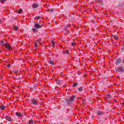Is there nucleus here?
Here are the masks:
<instances>
[{"label": "nucleus", "mask_w": 124, "mask_h": 124, "mask_svg": "<svg viewBox=\"0 0 124 124\" xmlns=\"http://www.w3.org/2000/svg\"><path fill=\"white\" fill-rule=\"evenodd\" d=\"M76 97L75 95H72L70 99H65L64 101V103H66L68 106H70L72 104V102L74 101Z\"/></svg>", "instance_id": "f257e3e1"}, {"label": "nucleus", "mask_w": 124, "mask_h": 124, "mask_svg": "<svg viewBox=\"0 0 124 124\" xmlns=\"http://www.w3.org/2000/svg\"><path fill=\"white\" fill-rule=\"evenodd\" d=\"M43 25H40L39 23H35L34 25V28H32V31L33 32H37V31H38V29L43 28Z\"/></svg>", "instance_id": "f03ea898"}, {"label": "nucleus", "mask_w": 124, "mask_h": 124, "mask_svg": "<svg viewBox=\"0 0 124 124\" xmlns=\"http://www.w3.org/2000/svg\"><path fill=\"white\" fill-rule=\"evenodd\" d=\"M116 70L117 72L123 73L124 72V67L121 66L118 67Z\"/></svg>", "instance_id": "7ed1b4c3"}, {"label": "nucleus", "mask_w": 124, "mask_h": 124, "mask_svg": "<svg viewBox=\"0 0 124 124\" xmlns=\"http://www.w3.org/2000/svg\"><path fill=\"white\" fill-rule=\"evenodd\" d=\"M5 47L6 48V49H8L10 51H12V49H11V46H10V45L9 44H5Z\"/></svg>", "instance_id": "20e7f679"}, {"label": "nucleus", "mask_w": 124, "mask_h": 124, "mask_svg": "<svg viewBox=\"0 0 124 124\" xmlns=\"http://www.w3.org/2000/svg\"><path fill=\"white\" fill-rule=\"evenodd\" d=\"M121 62H122V59L119 58L118 59H116V60L115 61L116 64L119 65V64L121 63Z\"/></svg>", "instance_id": "39448f33"}, {"label": "nucleus", "mask_w": 124, "mask_h": 124, "mask_svg": "<svg viewBox=\"0 0 124 124\" xmlns=\"http://www.w3.org/2000/svg\"><path fill=\"white\" fill-rule=\"evenodd\" d=\"M32 7L33 9L37 8V7H38V4H37L36 3H34L32 5Z\"/></svg>", "instance_id": "423d86ee"}, {"label": "nucleus", "mask_w": 124, "mask_h": 124, "mask_svg": "<svg viewBox=\"0 0 124 124\" xmlns=\"http://www.w3.org/2000/svg\"><path fill=\"white\" fill-rule=\"evenodd\" d=\"M5 119L9 122H12V119L8 116H5Z\"/></svg>", "instance_id": "0eeeda50"}, {"label": "nucleus", "mask_w": 124, "mask_h": 124, "mask_svg": "<svg viewBox=\"0 0 124 124\" xmlns=\"http://www.w3.org/2000/svg\"><path fill=\"white\" fill-rule=\"evenodd\" d=\"M16 116L17 117H23L22 114H21L20 112H16Z\"/></svg>", "instance_id": "6e6552de"}, {"label": "nucleus", "mask_w": 124, "mask_h": 124, "mask_svg": "<svg viewBox=\"0 0 124 124\" xmlns=\"http://www.w3.org/2000/svg\"><path fill=\"white\" fill-rule=\"evenodd\" d=\"M32 103L33 104V105H37V103H38V102L36 101V100L33 99L32 100Z\"/></svg>", "instance_id": "1a4fd4ad"}, {"label": "nucleus", "mask_w": 124, "mask_h": 124, "mask_svg": "<svg viewBox=\"0 0 124 124\" xmlns=\"http://www.w3.org/2000/svg\"><path fill=\"white\" fill-rule=\"evenodd\" d=\"M47 12H53L54 11V9H46Z\"/></svg>", "instance_id": "9d476101"}, {"label": "nucleus", "mask_w": 124, "mask_h": 124, "mask_svg": "<svg viewBox=\"0 0 124 124\" xmlns=\"http://www.w3.org/2000/svg\"><path fill=\"white\" fill-rule=\"evenodd\" d=\"M77 86H78V83H77V82L73 83L72 85L73 88H75V87H77Z\"/></svg>", "instance_id": "9b49d317"}, {"label": "nucleus", "mask_w": 124, "mask_h": 124, "mask_svg": "<svg viewBox=\"0 0 124 124\" xmlns=\"http://www.w3.org/2000/svg\"><path fill=\"white\" fill-rule=\"evenodd\" d=\"M102 114H103V112H102L101 111H99L97 112L98 116H101V115H102Z\"/></svg>", "instance_id": "f8f14e48"}, {"label": "nucleus", "mask_w": 124, "mask_h": 124, "mask_svg": "<svg viewBox=\"0 0 124 124\" xmlns=\"http://www.w3.org/2000/svg\"><path fill=\"white\" fill-rule=\"evenodd\" d=\"M0 108L1 109V110H4L5 109V107H4V105H2V106H0Z\"/></svg>", "instance_id": "ddd939ff"}, {"label": "nucleus", "mask_w": 124, "mask_h": 124, "mask_svg": "<svg viewBox=\"0 0 124 124\" xmlns=\"http://www.w3.org/2000/svg\"><path fill=\"white\" fill-rule=\"evenodd\" d=\"M48 62L49 63V64H55V63H54V61L53 60L48 61Z\"/></svg>", "instance_id": "4468645a"}, {"label": "nucleus", "mask_w": 124, "mask_h": 124, "mask_svg": "<svg viewBox=\"0 0 124 124\" xmlns=\"http://www.w3.org/2000/svg\"><path fill=\"white\" fill-rule=\"evenodd\" d=\"M83 90V87H80L78 89V91H79V92H82Z\"/></svg>", "instance_id": "2eb2a0df"}, {"label": "nucleus", "mask_w": 124, "mask_h": 124, "mask_svg": "<svg viewBox=\"0 0 124 124\" xmlns=\"http://www.w3.org/2000/svg\"><path fill=\"white\" fill-rule=\"evenodd\" d=\"M29 124H33V120H30L29 121Z\"/></svg>", "instance_id": "dca6fc26"}, {"label": "nucleus", "mask_w": 124, "mask_h": 124, "mask_svg": "<svg viewBox=\"0 0 124 124\" xmlns=\"http://www.w3.org/2000/svg\"><path fill=\"white\" fill-rule=\"evenodd\" d=\"M23 11V10L22 9H19L18 10V13H21Z\"/></svg>", "instance_id": "f3484780"}, {"label": "nucleus", "mask_w": 124, "mask_h": 124, "mask_svg": "<svg viewBox=\"0 0 124 124\" xmlns=\"http://www.w3.org/2000/svg\"><path fill=\"white\" fill-rule=\"evenodd\" d=\"M65 54H66L67 55H68L69 54V50H67L65 51Z\"/></svg>", "instance_id": "a211bd4d"}, {"label": "nucleus", "mask_w": 124, "mask_h": 124, "mask_svg": "<svg viewBox=\"0 0 124 124\" xmlns=\"http://www.w3.org/2000/svg\"><path fill=\"white\" fill-rule=\"evenodd\" d=\"M114 38L115 40H117V39L119 38V37H118V36H114Z\"/></svg>", "instance_id": "6ab92c4d"}, {"label": "nucleus", "mask_w": 124, "mask_h": 124, "mask_svg": "<svg viewBox=\"0 0 124 124\" xmlns=\"http://www.w3.org/2000/svg\"><path fill=\"white\" fill-rule=\"evenodd\" d=\"M51 44H52L53 46L55 45L56 44V42H54V41H51Z\"/></svg>", "instance_id": "aec40b11"}, {"label": "nucleus", "mask_w": 124, "mask_h": 124, "mask_svg": "<svg viewBox=\"0 0 124 124\" xmlns=\"http://www.w3.org/2000/svg\"><path fill=\"white\" fill-rule=\"evenodd\" d=\"M72 46H73L74 47V46H75L76 45V43H72Z\"/></svg>", "instance_id": "412c9836"}, {"label": "nucleus", "mask_w": 124, "mask_h": 124, "mask_svg": "<svg viewBox=\"0 0 124 124\" xmlns=\"http://www.w3.org/2000/svg\"><path fill=\"white\" fill-rule=\"evenodd\" d=\"M0 1L1 2H4L6 1V0H0Z\"/></svg>", "instance_id": "4be33fe9"}, {"label": "nucleus", "mask_w": 124, "mask_h": 124, "mask_svg": "<svg viewBox=\"0 0 124 124\" xmlns=\"http://www.w3.org/2000/svg\"><path fill=\"white\" fill-rule=\"evenodd\" d=\"M14 28V29H15L16 31H17V30H18V27L17 26H15Z\"/></svg>", "instance_id": "5701e85b"}, {"label": "nucleus", "mask_w": 124, "mask_h": 124, "mask_svg": "<svg viewBox=\"0 0 124 124\" xmlns=\"http://www.w3.org/2000/svg\"><path fill=\"white\" fill-rule=\"evenodd\" d=\"M11 67V65H10V64H7V67H8V68H9V67Z\"/></svg>", "instance_id": "b1692460"}, {"label": "nucleus", "mask_w": 124, "mask_h": 124, "mask_svg": "<svg viewBox=\"0 0 124 124\" xmlns=\"http://www.w3.org/2000/svg\"><path fill=\"white\" fill-rule=\"evenodd\" d=\"M36 19H39V18H40V16H36L35 17Z\"/></svg>", "instance_id": "393cba45"}, {"label": "nucleus", "mask_w": 124, "mask_h": 124, "mask_svg": "<svg viewBox=\"0 0 124 124\" xmlns=\"http://www.w3.org/2000/svg\"><path fill=\"white\" fill-rule=\"evenodd\" d=\"M108 98H111V97H112L111 96V95L110 94H108Z\"/></svg>", "instance_id": "a878e982"}, {"label": "nucleus", "mask_w": 124, "mask_h": 124, "mask_svg": "<svg viewBox=\"0 0 124 124\" xmlns=\"http://www.w3.org/2000/svg\"><path fill=\"white\" fill-rule=\"evenodd\" d=\"M1 45H4V43H3V41H1Z\"/></svg>", "instance_id": "bb28decb"}, {"label": "nucleus", "mask_w": 124, "mask_h": 124, "mask_svg": "<svg viewBox=\"0 0 124 124\" xmlns=\"http://www.w3.org/2000/svg\"><path fill=\"white\" fill-rule=\"evenodd\" d=\"M34 46H35V47H38L37 43H35V45H34Z\"/></svg>", "instance_id": "cd10ccee"}, {"label": "nucleus", "mask_w": 124, "mask_h": 124, "mask_svg": "<svg viewBox=\"0 0 124 124\" xmlns=\"http://www.w3.org/2000/svg\"><path fill=\"white\" fill-rule=\"evenodd\" d=\"M0 23H1V20L0 19Z\"/></svg>", "instance_id": "c85d7f7f"}, {"label": "nucleus", "mask_w": 124, "mask_h": 124, "mask_svg": "<svg viewBox=\"0 0 124 124\" xmlns=\"http://www.w3.org/2000/svg\"><path fill=\"white\" fill-rule=\"evenodd\" d=\"M37 42H39V40H37Z\"/></svg>", "instance_id": "c756f323"}, {"label": "nucleus", "mask_w": 124, "mask_h": 124, "mask_svg": "<svg viewBox=\"0 0 124 124\" xmlns=\"http://www.w3.org/2000/svg\"><path fill=\"white\" fill-rule=\"evenodd\" d=\"M36 86H35V89H36Z\"/></svg>", "instance_id": "7c9ffc66"}, {"label": "nucleus", "mask_w": 124, "mask_h": 124, "mask_svg": "<svg viewBox=\"0 0 124 124\" xmlns=\"http://www.w3.org/2000/svg\"><path fill=\"white\" fill-rule=\"evenodd\" d=\"M20 78H19V79H20Z\"/></svg>", "instance_id": "2f4dec72"}]
</instances>
